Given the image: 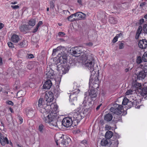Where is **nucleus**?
I'll return each mask as SVG.
<instances>
[{
  "label": "nucleus",
  "mask_w": 147,
  "mask_h": 147,
  "mask_svg": "<svg viewBox=\"0 0 147 147\" xmlns=\"http://www.w3.org/2000/svg\"><path fill=\"white\" fill-rule=\"evenodd\" d=\"M76 111V112L74 113L72 117H67L63 119L62 123L63 126L68 127L73 123L74 124V125H76L84 117L83 109L78 108Z\"/></svg>",
  "instance_id": "1"
},
{
  "label": "nucleus",
  "mask_w": 147,
  "mask_h": 147,
  "mask_svg": "<svg viewBox=\"0 0 147 147\" xmlns=\"http://www.w3.org/2000/svg\"><path fill=\"white\" fill-rule=\"evenodd\" d=\"M81 60L85 66L94 74V67L95 62L94 56L89 51L82 55Z\"/></svg>",
  "instance_id": "2"
},
{
  "label": "nucleus",
  "mask_w": 147,
  "mask_h": 147,
  "mask_svg": "<svg viewBox=\"0 0 147 147\" xmlns=\"http://www.w3.org/2000/svg\"><path fill=\"white\" fill-rule=\"evenodd\" d=\"M58 107L56 104H51V106H49V108H51V110H49L51 113H48L46 111V112L43 113H44V117L43 118V120L46 123H49L51 120L54 119L56 116L57 113V109Z\"/></svg>",
  "instance_id": "3"
},
{
  "label": "nucleus",
  "mask_w": 147,
  "mask_h": 147,
  "mask_svg": "<svg viewBox=\"0 0 147 147\" xmlns=\"http://www.w3.org/2000/svg\"><path fill=\"white\" fill-rule=\"evenodd\" d=\"M71 53L75 57H78L81 55L80 60L82 55H84L86 53L88 52V51H84L83 48L81 47H76L72 48L70 50Z\"/></svg>",
  "instance_id": "4"
},
{
  "label": "nucleus",
  "mask_w": 147,
  "mask_h": 147,
  "mask_svg": "<svg viewBox=\"0 0 147 147\" xmlns=\"http://www.w3.org/2000/svg\"><path fill=\"white\" fill-rule=\"evenodd\" d=\"M88 94V92H85L84 94L85 97L83 102L82 103V107H84L85 108H84L80 107L78 108L83 109V111L84 112V111L85 110V109H88L91 107L92 106L91 99L89 98L88 96H87V95Z\"/></svg>",
  "instance_id": "5"
},
{
  "label": "nucleus",
  "mask_w": 147,
  "mask_h": 147,
  "mask_svg": "<svg viewBox=\"0 0 147 147\" xmlns=\"http://www.w3.org/2000/svg\"><path fill=\"white\" fill-rule=\"evenodd\" d=\"M122 107L121 105H119L116 103L114 104L113 107H112L110 109L111 112L117 115H120L122 112Z\"/></svg>",
  "instance_id": "6"
},
{
  "label": "nucleus",
  "mask_w": 147,
  "mask_h": 147,
  "mask_svg": "<svg viewBox=\"0 0 147 147\" xmlns=\"http://www.w3.org/2000/svg\"><path fill=\"white\" fill-rule=\"evenodd\" d=\"M89 84L90 85L93 84V88H98L99 81L98 77L96 76V74L94 75L93 76L92 75L90 77L89 80Z\"/></svg>",
  "instance_id": "7"
},
{
  "label": "nucleus",
  "mask_w": 147,
  "mask_h": 147,
  "mask_svg": "<svg viewBox=\"0 0 147 147\" xmlns=\"http://www.w3.org/2000/svg\"><path fill=\"white\" fill-rule=\"evenodd\" d=\"M45 99L46 101L47 102V107L49 108V106H51V105H50V103L53 100V93L51 92H47L45 94ZM53 104H56V103H54ZM56 105L57 104H56Z\"/></svg>",
  "instance_id": "8"
},
{
  "label": "nucleus",
  "mask_w": 147,
  "mask_h": 147,
  "mask_svg": "<svg viewBox=\"0 0 147 147\" xmlns=\"http://www.w3.org/2000/svg\"><path fill=\"white\" fill-rule=\"evenodd\" d=\"M45 104L43 101L42 98H40L38 100V106L37 109L39 110L41 113H44L46 109L45 107Z\"/></svg>",
  "instance_id": "9"
},
{
  "label": "nucleus",
  "mask_w": 147,
  "mask_h": 147,
  "mask_svg": "<svg viewBox=\"0 0 147 147\" xmlns=\"http://www.w3.org/2000/svg\"><path fill=\"white\" fill-rule=\"evenodd\" d=\"M135 102L136 101L133 102L129 101L127 98H125L123 101L122 104L124 105H127V106H126V107H127V109H127L130 108L134 105H135Z\"/></svg>",
  "instance_id": "10"
},
{
  "label": "nucleus",
  "mask_w": 147,
  "mask_h": 147,
  "mask_svg": "<svg viewBox=\"0 0 147 147\" xmlns=\"http://www.w3.org/2000/svg\"><path fill=\"white\" fill-rule=\"evenodd\" d=\"M59 62L62 64H64L66 62L67 59V57L66 54L65 53H63L59 56Z\"/></svg>",
  "instance_id": "11"
},
{
  "label": "nucleus",
  "mask_w": 147,
  "mask_h": 147,
  "mask_svg": "<svg viewBox=\"0 0 147 147\" xmlns=\"http://www.w3.org/2000/svg\"><path fill=\"white\" fill-rule=\"evenodd\" d=\"M27 116L29 118L33 117L34 114V110L31 108H28L24 110Z\"/></svg>",
  "instance_id": "12"
},
{
  "label": "nucleus",
  "mask_w": 147,
  "mask_h": 147,
  "mask_svg": "<svg viewBox=\"0 0 147 147\" xmlns=\"http://www.w3.org/2000/svg\"><path fill=\"white\" fill-rule=\"evenodd\" d=\"M136 75L137 80H142L146 78V74L144 70H142L137 73Z\"/></svg>",
  "instance_id": "13"
},
{
  "label": "nucleus",
  "mask_w": 147,
  "mask_h": 147,
  "mask_svg": "<svg viewBox=\"0 0 147 147\" xmlns=\"http://www.w3.org/2000/svg\"><path fill=\"white\" fill-rule=\"evenodd\" d=\"M75 17H76L77 20H84L86 18V14L81 12H78L75 13Z\"/></svg>",
  "instance_id": "14"
},
{
  "label": "nucleus",
  "mask_w": 147,
  "mask_h": 147,
  "mask_svg": "<svg viewBox=\"0 0 147 147\" xmlns=\"http://www.w3.org/2000/svg\"><path fill=\"white\" fill-rule=\"evenodd\" d=\"M94 88H93L88 92L89 95L92 100L95 99L97 96L96 91Z\"/></svg>",
  "instance_id": "15"
},
{
  "label": "nucleus",
  "mask_w": 147,
  "mask_h": 147,
  "mask_svg": "<svg viewBox=\"0 0 147 147\" xmlns=\"http://www.w3.org/2000/svg\"><path fill=\"white\" fill-rule=\"evenodd\" d=\"M54 71L51 69L47 68L46 71V77L48 79H51L53 78Z\"/></svg>",
  "instance_id": "16"
},
{
  "label": "nucleus",
  "mask_w": 147,
  "mask_h": 147,
  "mask_svg": "<svg viewBox=\"0 0 147 147\" xmlns=\"http://www.w3.org/2000/svg\"><path fill=\"white\" fill-rule=\"evenodd\" d=\"M138 45L142 49H146L147 47V41L146 40H140L139 42Z\"/></svg>",
  "instance_id": "17"
},
{
  "label": "nucleus",
  "mask_w": 147,
  "mask_h": 147,
  "mask_svg": "<svg viewBox=\"0 0 147 147\" xmlns=\"http://www.w3.org/2000/svg\"><path fill=\"white\" fill-rule=\"evenodd\" d=\"M52 83L51 81L48 80L46 81L43 84V89H49L52 86Z\"/></svg>",
  "instance_id": "18"
},
{
  "label": "nucleus",
  "mask_w": 147,
  "mask_h": 147,
  "mask_svg": "<svg viewBox=\"0 0 147 147\" xmlns=\"http://www.w3.org/2000/svg\"><path fill=\"white\" fill-rule=\"evenodd\" d=\"M11 40L13 42L17 43L20 40V39L18 35L14 34L11 36Z\"/></svg>",
  "instance_id": "19"
},
{
  "label": "nucleus",
  "mask_w": 147,
  "mask_h": 147,
  "mask_svg": "<svg viewBox=\"0 0 147 147\" xmlns=\"http://www.w3.org/2000/svg\"><path fill=\"white\" fill-rule=\"evenodd\" d=\"M64 135H63L59 134H57L55 135V137L57 145H58V143L59 142V141H60V139L64 138Z\"/></svg>",
  "instance_id": "20"
},
{
  "label": "nucleus",
  "mask_w": 147,
  "mask_h": 147,
  "mask_svg": "<svg viewBox=\"0 0 147 147\" xmlns=\"http://www.w3.org/2000/svg\"><path fill=\"white\" fill-rule=\"evenodd\" d=\"M65 64H62L61 65V69H59L60 70V71H62V74H65L69 70L68 68L66 66H65Z\"/></svg>",
  "instance_id": "21"
},
{
  "label": "nucleus",
  "mask_w": 147,
  "mask_h": 147,
  "mask_svg": "<svg viewBox=\"0 0 147 147\" xmlns=\"http://www.w3.org/2000/svg\"><path fill=\"white\" fill-rule=\"evenodd\" d=\"M49 124L51 128H53L54 127H58L57 123V120L55 119V118L54 119L52 120H51Z\"/></svg>",
  "instance_id": "22"
},
{
  "label": "nucleus",
  "mask_w": 147,
  "mask_h": 147,
  "mask_svg": "<svg viewBox=\"0 0 147 147\" xmlns=\"http://www.w3.org/2000/svg\"><path fill=\"white\" fill-rule=\"evenodd\" d=\"M109 21L111 24H115L117 23L118 20L117 18L113 17H110Z\"/></svg>",
  "instance_id": "23"
},
{
  "label": "nucleus",
  "mask_w": 147,
  "mask_h": 147,
  "mask_svg": "<svg viewBox=\"0 0 147 147\" xmlns=\"http://www.w3.org/2000/svg\"><path fill=\"white\" fill-rule=\"evenodd\" d=\"M132 88L134 90H136L138 89H141L142 88V85L140 83L135 82L132 85Z\"/></svg>",
  "instance_id": "24"
},
{
  "label": "nucleus",
  "mask_w": 147,
  "mask_h": 147,
  "mask_svg": "<svg viewBox=\"0 0 147 147\" xmlns=\"http://www.w3.org/2000/svg\"><path fill=\"white\" fill-rule=\"evenodd\" d=\"M28 26L26 25H23L20 26V30L22 32H26L29 30Z\"/></svg>",
  "instance_id": "25"
},
{
  "label": "nucleus",
  "mask_w": 147,
  "mask_h": 147,
  "mask_svg": "<svg viewBox=\"0 0 147 147\" xmlns=\"http://www.w3.org/2000/svg\"><path fill=\"white\" fill-rule=\"evenodd\" d=\"M113 118V116L110 114L108 113L105 115L104 117V120L107 121H111Z\"/></svg>",
  "instance_id": "26"
},
{
  "label": "nucleus",
  "mask_w": 147,
  "mask_h": 147,
  "mask_svg": "<svg viewBox=\"0 0 147 147\" xmlns=\"http://www.w3.org/2000/svg\"><path fill=\"white\" fill-rule=\"evenodd\" d=\"M70 139L69 138H67L66 139H63L61 144L64 146H67L69 144V142L70 141Z\"/></svg>",
  "instance_id": "27"
},
{
  "label": "nucleus",
  "mask_w": 147,
  "mask_h": 147,
  "mask_svg": "<svg viewBox=\"0 0 147 147\" xmlns=\"http://www.w3.org/2000/svg\"><path fill=\"white\" fill-rule=\"evenodd\" d=\"M113 135V133L111 131H108L105 134V137L107 139H109L112 137Z\"/></svg>",
  "instance_id": "28"
},
{
  "label": "nucleus",
  "mask_w": 147,
  "mask_h": 147,
  "mask_svg": "<svg viewBox=\"0 0 147 147\" xmlns=\"http://www.w3.org/2000/svg\"><path fill=\"white\" fill-rule=\"evenodd\" d=\"M75 14H71L70 16H68L67 17L68 20L70 22H72L74 21L77 20L76 17H75Z\"/></svg>",
  "instance_id": "29"
},
{
  "label": "nucleus",
  "mask_w": 147,
  "mask_h": 147,
  "mask_svg": "<svg viewBox=\"0 0 147 147\" xmlns=\"http://www.w3.org/2000/svg\"><path fill=\"white\" fill-rule=\"evenodd\" d=\"M142 30V26H139L137 30L136 35V39H138V38L139 37V35L141 34Z\"/></svg>",
  "instance_id": "30"
},
{
  "label": "nucleus",
  "mask_w": 147,
  "mask_h": 147,
  "mask_svg": "<svg viewBox=\"0 0 147 147\" xmlns=\"http://www.w3.org/2000/svg\"><path fill=\"white\" fill-rule=\"evenodd\" d=\"M140 94L141 95L143 96H146V97L147 96V88H144L141 90V92H140Z\"/></svg>",
  "instance_id": "31"
},
{
  "label": "nucleus",
  "mask_w": 147,
  "mask_h": 147,
  "mask_svg": "<svg viewBox=\"0 0 147 147\" xmlns=\"http://www.w3.org/2000/svg\"><path fill=\"white\" fill-rule=\"evenodd\" d=\"M70 99L73 101H76L77 100V97L76 94H71L70 95Z\"/></svg>",
  "instance_id": "32"
},
{
  "label": "nucleus",
  "mask_w": 147,
  "mask_h": 147,
  "mask_svg": "<svg viewBox=\"0 0 147 147\" xmlns=\"http://www.w3.org/2000/svg\"><path fill=\"white\" fill-rule=\"evenodd\" d=\"M36 20L34 19H31L29 20L28 24L29 26H33L35 24Z\"/></svg>",
  "instance_id": "33"
},
{
  "label": "nucleus",
  "mask_w": 147,
  "mask_h": 147,
  "mask_svg": "<svg viewBox=\"0 0 147 147\" xmlns=\"http://www.w3.org/2000/svg\"><path fill=\"white\" fill-rule=\"evenodd\" d=\"M0 142L1 144L3 146L5 145L6 144H8L9 143L8 140L6 137H4V138L3 139L2 142L1 141Z\"/></svg>",
  "instance_id": "34"
},
{
  "label": "nucleus",
  "mask_w": 147,
  "mask_h": 147,
  "mask_svg": "<svg viewBox=\"0 0 147 147\" xmlns=\"http://www.w3.org/2000/svg\"><path fill=\"white\" fill-rule=\"evenodd\" d=\"M108 144V142L107 140L102 139L101 141L100 144L102 146H106Z\"/></svg>",
  "instance_id": "35"
},
{
  "label": "nucleus",
  "mask_w": 147,
  "mask_h": 147,
  "mask_svg": "<svg viewBox=\"0 0 147 147\" xmlns=\"http://www.w3.org/2000/svg\"><path fill=\"white\" fill-rule=\"evenodd\" d=\"M25 94V92L23 90H21L18 92L17 93V96L19 97H21L22 96L24 95Z\"/></svg>",
  "instance_id": "36"
},
{
  "label": "nucleus",
  "mask_w": 147,
  "mask_h": 147,
  "mask_svg": "<svg viewBox=\"0 0 147 147\" xmlns=\"http://www.w3.org/2000/svg\"><path fill=\"white\" fill-rule=\"evenodd\" d=\"M19 45L21 47H26L27 45V41L26 40H24L20 42Z\"/></svg>",
  "instance_id": "37"
},
{
  "label": "nucleus",
  "mask_w": 147,
  "mask_h": 147,
  "mask_svg": "<svg viewBox=\"0 0 147 147\" xmlns=\"http://www.w3.org/2000/svg\"><path fill=\"white\" fill-rule=\"evenodd\" d=\"M56 50L58 51H61V52L65 50V48L64 47L59 46L55 49Z\"/></svg>",
  "instance_id": "38"
},
{
  "label": "nucleus",
  "mask_w": 147,
  "mask_h": 147,
  "mask_svg": "<svg viewBox=\"0 0 147 147\" xmlns=\"http://www.w3.org/2000/svg\"><path fill=\"white\" fill-rule=\"evenodd\" d=\"M142 59L145 62H147V53H145L142 56Z\"/></svg>",
  "instance_id": "39"
},
{
  "label": "nucleus",
  "mask_w": 147,
  "mask_h": 147,
  "mask_svg": "<svg viewBox=\"0 0 147 147\" xmlns=\"http://www.w3.org/2000/svg\"><path fill=\"white\" fill-rule=\"evenodd\" d=\"M142 60L141 57L138 56L137 57L136 62L138 64H140L142 62Z\"/></svg>",
  "instance_id": "40"
},
{
  "label": "nucleus",
  "mask_w": 147,
  "mask_h": 147,
  "mask_svg": "<svg viewBox=\"0 0 147 147\" xmlns=\"http://www.w3.org/2000/svg\"><path fill=\"white\" fill-rule=\"evenodd\" d=\"M133 90H128L126 92L125 94L126 95H128L132 94Z\"/></svg>",
  "instance_id": "41"
},
{
  "label": "nucleus",
  "mask_w": 147,
  "mask_h": 147,
  "mask_svg": "<svg viewBox=\"0 0 147 147\" xmlns=\"http://www.w3.org/2000/svg\"><path fill=\"white\" fill-rule=\"evenodd\" d=\"M119 49H121L124 48V43L120 42L119 44Z\"/></svg>",
  "instance_id": "42"
},
{
  "label": "nucleus",
  "mask_w": 147,
  "mask_h": 147,
  "mask_svg": "<svg viewBox=\"0 0 147 147\" xmlns=\"http://www.w3.org/2000/svg\"><path fill=\"white\" fill-rule=\"evenodd\" d=\"M55 0L51 1H50V4L51 7H53L54 6Z\"/></svg>",
  "instance_id": "43"
},
{
  "label": "nucleus",
  "mask_w": 147,
  "mask_h": 147,
  "mask_svg": "<svg viewBox=\"0 0 147 147\" xmlns=\"http://www.w3.org/2000/svg\"><path fill=\"white\" fill-rule=\"evenodd\" d=\"M43 128V125H42L41 124V125H40L39 126V128H38V129H39V131L40 132H42Z\"/></svg>",
  "instance_id": "44"
},
{
  "label": "nucleus",
  "mask_w": 147,
  "mask_h": 147,
  "mask_svg": "<svg viewBox=\"0 0 147 147\" xmlns=\"http://www.w3.org/2000/svg\"><path fill=\"white\" fill-rule=\"evenodd\" d=\"M143 29L144 32L147 33V24L144 25Z\"/></svg>",
  "instance_id": "45"
},
{
  "label": "nucleus",
  "mask_w": 147,
  "mask_h": 147,
  "mask_svg": "<svg viewBox=\"0 0 147 147\" xmlns=\"http://www.w3.org/2000/svg\"><path fill=\"white\" fill-rule=\"evenodd\" d=\"M8 46L10 48H14V46L13 44L11 42H8L7 43Z\"/></svg>",
  "instance_id": "46"
},
{
  "label": "nucleus",
  "mask_w": 147,
  "mask_h": 147,
  "mask_svg": "<svg viewBox=\"0 0 147 147\" xmlns=\"http://www.w3.org/2000/svg\"><path fill=\"white\" fill-rule=\"evenodd\" d=\"M11 7L14 9H18L19 8V6L18 5H11Z\"/></svg>",
  "instance_id": "47"
},
{
  "label": "nucleus",
  "mask_w": 147,
  "mask_h": 147,
  "mask_svg": "<svg viewBox=\"0 0 147 147\" xmlns=\"http://www.w3.org/2000/svg\"><path fill=\"white\" fill-rule=\"evenodd\" d=\"M81 143L84 145L86 146L87 144V142L86 140H84L81 142Z\"/></svg>",
  "instance_id": "48"
},
{
  "label": "nucleus",
  "mask_w": 147,
  "mask_h": 147,
  "mask_svg": "<svg viewBox=\"0 0 147 147\" xmlns=\"http://www.w3.org/2000/svg\"><path fill=\"white\" fill-rule=\"evenodd\" d=\"M5 136H3L2 134L0 132V141H2L3 139Z\"/></svg>",
  "instance_id": "49"
},
{
  "label": "nucleus",
  "mask_w": 147,
  "mask_h": 147,
  "mask_svg": "<svg viewBox=\"0 0 147 147\" xmlns=\"http://www.w3.org/2000/svg\"><path fill=\"white\" fill-rule=\"evenodd\" d=\"M57 52V51L56 50V49H53V53L52 54V55L53 56H55L56 55V53Z\"/></svg>",
  "instance_id": "50"
},
{
  "label": "nucleus",
  "mask_w": 147,
  "mask_h": 147,
  "mask_svg": "<svg viewBox=\"0 0 147 147\" xmlns=\"http://www.w3.org/2000/svg\"><path fill=\"white\" fill-rule=\"evenodd\" d=\"M118 40V38L116 36L113 39L112 42L113 43H115Z\"/></svg>",
  "instance_id": "51"
},
{
  "label": "nucleus",
  "mask_w": 147,
  "mask_h": 147,
  "mask_svg": "<svg viewBox=\"0 0 147 147\" xmlns=\"http://www.w3.org/2000/svg\"><path fill=\"white\" fill-rule=\"evenodd\" d=\"M42 24V21H39L36 25V26L38 27L39 28L40 26Z\"/></svg>",
  "instance_id": "52"
},
{
  "label": "nucleus",
  "mask_w": 147,
  "mask_h": 147,
  "mask_svg": "<svg viewBox=\"0 0 147 147\" xmlns=\"http://www.w3.org/2000/svg\"><path fill=\"white\" fill-rule=\"evenodd\" d=\"M122 36V34L121 33H120L119 34H117L116 36L118 38H119L121 37Z\"/></svg>",
  "instance_id": "53"
},
{
  "label": "nucleus",
  "mask_w": 147,
  "mask_h": 147,
  "mask_svg": "<svg viewBox=\"0 0 147 147\" xmlns=\"http://www.w3.org/2000/svg\"><path fill=\"white\" fill-rule=\"evenodd\" d=\"M18 119L20 121V123H22L23 122V119L22 118L20 117H18Z\"/></svg>",
  "instance_id": "54"
},
{
  "label": "nucleus",
  "mask_w": 147,
  "mask_h": 147,
  "mask_svg": "<svg viewBox=\"0 0 147 147\" xmlns=\"http://www.w3.org/2000/svg\"><path fill=\"white\" fill-rule=\"evenodd\" d=\"M38 27H37L36 26V28L34 29V30H33V31H32L33 32L35 33V32H36L38 30Z\"/></svg>",
  "instance_id": "55"
},
{
  "label": "nucleus",
  "mask_w": 147,
  "mask_h": 147,
  "mask_svg": "<svg viewBox=\"0 0 147 147\" xmlns=\"http://www.w3.org/2000/svg\"><path fill=\"white\" fill-rule=\"evenodd\" d=\"M87 46H88L89 47H91L93 45V44L92 42H90L88 43H87L86 44Z\"/></svg>",
  "instance_id": "56"
},
{
  "label": "nucleus",
  "mask_w": 147,
  "mask_h": 147,
  "mask_svg": "<svg viewBox=\"0 0 147 147\" xmlns=\"http://www.w3.org/2000/svg\"><path fill=\"white\" fill-rule=\"evenodd\" d=\"M2 91L3 92L6 93L7 94L8 93V92H7L5 90H3L2 88L0 87V92Z\"/></svg>",
  "instance_id": "57"
},
{
  "label": "nucleus",
  "mask_w": 147,
  "mask_h": 147,
  "mask_svg": "<svg viewBox=\"0 0 147 147\" xmlns=\"http://www.w3.org/2000/svg\"><path fill=\"white\" fill-rule=\"evenodd\" d=\"M7 102L8 104L9 105H13V102L9 100L7 101Z\"/></svg>",
  "instance_id": "58"
},
{
  "label": "nucleus",
  "mask_w": 147,
  "mask_h": 147,
  "mask_svg": "<svg viewBox=\"0 0 147 147\" xmlns=\"http://www.w3.org/2000/svg\"><path fill=\"white\" fill-rule=\"evenodd\" d=\"M146 4V2H143L142 3L140 4V6L141 7H143Z\"/></svg>",
  "instance_id": "59"
},
{
  "label": "nucleus",
  "mask_w": 147,
  "mask_h": 147,
  "mask_svg": "<svg viewBox=\"0 0 147 147\" xmlns=\"http://www.w3.org/2000/svg\"><path fill=\"white\" fill-rule=\"evenodd\" d=\"M144 22V20L143 19H141L140 20V24L143 23Z\"/></svg>",
  "instance_id": "60"
},
{
  "label": "nucleus",
  "mask_w": 147,
  "mask_h": 147,
  "mask_svg": "<svg viewBox=\"0 0 147 147\" xmlns=\"http://www.w3.org/2000/svg\"><path fill=\"white\" fill-rule=\"evenodd\" d=\"M28 57L29 58H31L34 57L33 55L32 54H30L28 55Z\"/></svg>",
  "instance_id": "61"
},
{
  "label": "nucleus",
  "mask_w": 147,
  "mask_h": 147,
  "mask_svg": "<svg viewBox=\"0 0 147 147\" xmlns=\"http://www.w3.org/2000/svg\"><path fill=\"white\" fill-rule=\"evenodd\" d=\"M58 34L59 36H62V35H64L65 34L63 32H60Z\"/></svg>",
  "instance_id": "62"
},
{
  "label": "nucleus",
  "mask_w": 147,
  "mask_h": 147,
  "mask_svg": "<svg viewBox=\"0 0 147 147\" xmlns=\"http://www.w3.org/2000/svg\"><path fill=\"white\" fill-rule=\"evenodd\" d=\"M4 26V25L2 23H0V29H2Z\"/></svg>",
  "instance_id": "63"
},
{
  "label": "nucleus",
  "mask_w": 147,
  "mask_h": 147,
  "mask_svg": "<svg viewBox=\"0 0 147 147\" xmlns=\"http://www.w3.org/2000/svg\"><path fill=\"white\" fill-rule=\"evenodd\" d=\"M17 3H18V2L17 1H13L12 2H11L10 3V4H17Z\"/></svg>",
  "instance_id": "64"
}]
</instances>
